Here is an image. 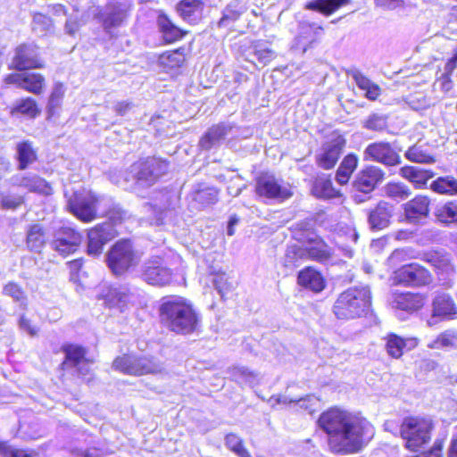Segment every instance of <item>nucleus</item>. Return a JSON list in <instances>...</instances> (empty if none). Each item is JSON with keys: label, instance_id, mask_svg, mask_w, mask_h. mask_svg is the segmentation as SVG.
<instances>
[{"label": "nucleus", "instance_id": "f257e3e1", "mask_svg": "<svg viewBox=\"0 0 457 457\" xmlns=\"http://www.w3.org/2000/svg\"><path fill=\"white\" fill-rule=\"evenodd\" d=\"M317 424L327 435L328 446L335 454L358 453L375 436L374 426L365 417L339 406H331L323 411Z\"/></svg>", "mask_w": 457, "mask_h": 457}, {"label": "nucleus", "instance_id": "f03ea898", "mask_svg": "<svg viewBox=\"0 0 457 457\" xmlns=\"http://www.w3.org/2000/svg\"><path fill=\"white\" fill-rule=\"evenodd\" d=\"M158 314L162 326L176 335H193L201 328L199 311L189 299L181 295L162 297Z\"/></svg>", "mask_w": 457, "mask_h": 457}, {"label": "nucleus", "instance_id": "7ed1b4c3", "mask_svg": "<svg viewBox=\"0 0 457 457\" xmlns=\"http://www.w3.org/2000/svg\"><path fill=\"white\" fill-rule=\"evenodd\" d=\"M371 293L367 287H349L336 299L333 312L339 320L367 316L371 310Z\"/></svg>", "mask_w": 457, "mask_h": 457}, {"label": "nucleus", "instance_id": "20e7f679", "mask_svg": "<svg viewBox=\"0 0 457 457\" xmlns=\"http://www.w3.org/2000/svg\"><path fill=\"white\" fill-rule=\"evenodd\" d=\"M434 428L431 418L426 415H408L400 423L399 436L404 442L405 449L417 453L430 443Z\"/></svg>", "mask_w": 457, "mask_h": 457}, {"label": "nucleus", "instance_id": "39448f33", "mask_svg": "<svg viewBox=\"0 0 457 457\" xmlns=\"http://www.w3.org/2000/svg\"><path fill=\"white\" fill-rule=\"evenodd\" d=\"M60 349L64 354L58 367L62 375L73 370L74 376L90 382L93 379V370L89 365L94 363V359L87 356V347L80 344L66 342L61 345Z\"/></svg>", "mask_w": 457, "mask_h": 457}, {"label": "nucleus", "instance_id": "423d86ee", "mask_svg": "<svg viewBox=\"0 0 457 457\" xmlns=\"http://www.w3.org/2000/svg\"><path fill=\"white\" fill-rule=\"evenodd\" d=\"M112 368L124 375L142 377L161 373L162 363L153 355L126 353L113 359Z\"/></svg>", "mask_w": 457, "mask_h": 457}, {"label": "nucleus", "instance_id": "0eeeda50", "mask_svg": "<svg viewBox=\"0 0 457 457\" xmlns=\"http://www.w3.org/2000/svg\"><path fill=\"white\" fill-rule=\"evenodd\" d=\"M169 166L170 161L162 157L151 155L141 158L130 166L129 179L137 185L152 187L168 173Z\"/></svg>", "mask_w": 457, "mask_h": 457}, {"label": "nucleus", "instance_id": "6e6552de", "mask_svg": "<svg viewBox=\"0 0 457 457\" xmlns=\"http://www.w3.org/2000/svg\"><path fill=\"white\" fill-rule=\"evenodd\" d=\"M347 140L339 130L328 134L315 154V163L323 170H333L346 147Z\"/></svg>", "mask_w": 457, "mask_h": 457}, {"label": "nucleus", "instance_id": "1a4fd4ad", "mask_svg": "<svg viewBox=\"0 0 457 457\" xmlns=\"http://www.w3.org/2000/svg\"><path fill=\"white\" fill-rule=\"evenodd\" d=\"M100 197L87 187L73 191L67 198V210L82 222L89 223L97 218Z\"/></svg>", "mask_w": 457, "mask_h": 457}, {"label": "nucleus", "instance_id": "9d476101", "mask_svg": "<svg viewBox=\"0 0 457 457\" xmlns=\"http://www.w3.org/2000/svg\"><path fill=\"white\" fill-rule=\"evenodd\" d=\"M138 263V256L129 239H120L112 245L107 253V265L112 272L123 275Z\"/></svg>", "mask_w": 457, "mask_h": 457}, {"label": "nucleus", "instance_id": "9b49d317", "mask_svg": "<svg viewBox=\"0 0 457 457\" xmlns=\"http://www.w3.org/2000/svg\"><path fill=\"white\" fill-rule=\"evenodd\" d=\"M254 193L258 198L284 202L294 195L289 184L283 185L269 171H262L254 177Z\"/></svg>", "mask_w": 457, "mask_h": 457}, {"label": "nucleus", "instance_id": "f8f14e48", "mask_svg": "<svg viewBox=\"0 0 457 457\" xmlns=\"http://www.w3.org/2000/svg\"><path fill=\"white\" fill-rule=\"evenodd\" d=\"M46 62L41 56L39 47L34 43L23 42L13 49V54L8 69L15 71L41 70Z\"/></svg>", "mask_w": 457, "mask_h": 457}, {"label": "nucleus", "instance_id": "ddd939ff", "mask_svg": "<svg viewBox=\"0 0 457 457\" xmlns=\"http://www.w3.org/2000/svg\"><path fill=\"white\" fill-rule=\"evenodd\" d=\"M393 281L395 285L407 287H423L433 282V275L421 264L411 262L394 271Z\"/></svg>", "mask_w": 457, "mask_h": 457}, {"label": "nucleus", "instance_id": "4468645a", "mask_svg": "<svg viewBox=\"0 0 457 457\" xmlns=\"http://www.w3.org/2000/svg\"><path fill=\"white\" fill-rule=\"evenodd\" d=\"M141 276L147 284L164 287L173 282L174 272L162 256L155 255L144 262Z\"/></svg>", "mask_w": 457, "mask_h": 457}, {"label": "nucleus", "instance_id": "2eb2a0df", "mask_svg": "<svg viewBox=\"0 0 457 457\" xmlns=\"http://www.w3.org/2000/svg\"><path fill=\"white\" fill-rule=\"evenodd\" d=\"M68 15V8L61 3L47 5V12H34L32 13L31 29L44 37L54 33L58 19Z\"/></svg>", "mask_w": 457, "mask_h": 457}, {"label": "nucleus", "instance_id": "dca6fc26", "mask_svg": "<svg viewBox=\"0 0 457 457\" xmlns=\"http://www.w3.org/2000/svg\"><path fill=\"white\" fill-rule=\"evenodd\" d=\"M6 86H15L28 93L41 96L46 89V78L37 71H16L6 74L3 78Z\"/></svg>", "mask_w": 457, "mask_h": 457}, {"label": "nucleus", "instance_id": "f3484780", "mask_svg": "<svg viewBox=\"0 0 457 457\" xmlns=\"http://www.w3.org/2000/svg\"><path fill=\"white\" fill-rule=\"evenodd\" d=\"M364 162L380 163L394 167L401 163V156L392 143L375 141L367 145L363 151Z\"/></svg>", "mask_w": 457, "mask_h": 457}, {"label": "nucleus", "instance_id": "a211bd4d", "mask_svg": "<svg viewBox=\"0 0 457 457\" xmlns=\"http://www.w3.org/2000/svg\"><path fill=\"white\" fill-rule=\"evenodd\" d=\"M115 225L111 220L96 224L87 230V253L91 256H99L104 245L117 236Z\"/></svg>", "mask_w": 457, "mask_h": 457}, {"label": "nucleus", "instance_id": "6ab92c4d", "mask_svg": "<svg viewBox=\"0 0 457 457\" xmlns=\"http://www.w3.org/2000/svg\"><path fill=\"white\" fill-rule=\"evenodd\" d=\"M295 239L304 245L308 260L322 264L332 261L334 251L321 237L307 232L304 237Z\"/></svg>", "mask_w": 457, "mask_h": 457}, {"label": "nucleus", "instance_id": "aec40b11", "mask_svg": "<svg viewBox=\"0 0 457 457\" xmlns=\"http://www.w3.org/2000/svg\"><path fill=\"white\" fill-rule=\"evenodd\" d=\"M386 171L375 164H367L357 173L353 187L359 192L370 194L386 179Z\"/></svg>", "mask_w": 457, "mask_h": 457}, {"label": "nucleus", "instance_id": "412c9836", "mask_svg": "<svg viewBox=\"0 0 457 457\" xmlns=\"http://www.w3.org/2000/svg\"><path fill=\"white\" fill-rule=\"evenodd\" d=\"M395 214V206L388 201L379 200L367 211V221L373 231L387 228Z\"/></svg>", "mask_w": 457, "mask_h": 457}, {"label": "nucleus", "instance_id": "4be33fe9", "mask_svg": "<svg viewBox=\"0 0 457 457\" xmlns=\"http://www.w3.org/2000/svg\"><path fill=\"white\" fill-rule=\"evenodd\" d=\"M428 296L420 292H396L393 295L392 304L396 310L412 314L420 311L426 304Z\"/></svg>", "mask_w": 457, "mask_h": 457}, {"label": "nucleus", "instance_id": "5701e85b", "mask_svg": "<svg viewBox=\"0 0 457 457\" xmlns=\"http://www.w3.org/2000/svg\"><path fill=\"white\" fill-rule=\"evenodd\" d=\"M82 235L76 229L69 227L61 228L55 238L53 240L54 250L61 254L67 255L73 253L81 244Z\"/></svg>", "mask_w": 457, "mask_h": 457}, {"label": "nucleus", "instance_id": "b1692460", "mask_svg": "<svg viewBox=\"0 0 457 457\" xmlns=\"http://www.w3.org/2000/svg\"><path fill=\"white\" fill-rule=\"evenodd\" d=\"M386 353L393 359H400L404 350H412L419 345V339L415 337H403L396 333H387L384 337Z\"/></svg>", "mask_w": 457, "mask_h": 457}, {"label": "nucleus", "instance_id": "393cba45", "mask_svg": "<svg viewBox=\"0 0 457 457\" xmlns=\"http://www.w3.org/2000/svg\"><path fill=\"white\" fill-rule=\"evenodd\" d=\"M296 281L299 287L315 294L322 292L327 287L325 277L313 266H306L300 270Z\"/></svg>", "mask_w": 457, "mask_h": 457}, {"label": "nucleus", "instance_id": "a878e982", "mask_svg": "<svg viewBox=\"0 0 457 457\" xmlns=\"http://www.w3.org/2000/svg\"><path fill=\"white\" fill-rule=\"evenodd\" d=\"M431 201L428 195H417L403 205L405 219L410 222H417L427 218L430 212Z\"/></svg>", "mask_w": 457, "mask_h": 457}, {"label": "nucleus", "instance_id": "bb28decb", "mask_svg": "<svg viewBox=\"0 0 457 457\" xmlns=\"http://www.w3.org/2000/svg\"><path fill=\"white\" fill-rule=\"evenodd\" d=\"M157 26L163 42L166 45L174 44L182 40L189 31L177 26L171 19L161 12L157 16Z\"/></svg>", "mask_w": 457, "mask_h": 457}, {"label": "nucleus", "instance_id": "cd10ccee", "mask_svg": "<svg viewBox=\"0 0 457 457\" xmlns=\"http://www.w3.org/2000/svg\"><path fill=\"white\" fill-rule=\"evenodd\" d=\"M400 176L412 184L415 189L428 187V182L434 178L435 172L428 169L417 166L404 165L399 170Z\"/></svg>", "mask_w": 457, "mask_h": 457}, {"label": "nucleus", "instance_id": "c85d7f7f", "mask_svg": "<svg viewBox=\"0 0 457 457\" xmlns=\"http://www.w3.org/2000/svg\"><path fill=\"white\" fill-rule=\"evenodd\" d=\"M187 54L188 49L184 46L167 50L159 54L158 64L164 71H172L185 65Z\"/></svg>", "mask_w": 457, "mask_h": 457}, {"label": "nucleus", "instance_id": "c756f323", "mask_svg": "<svg viewBox=\"0 0 457 457\" xmlns=\"http://www.w3.org/2000/svg\"><path fill=\"white\" fill-rule=\"evenodd\" d=\"M204 2L203 0H180L175 10L179 16L189 24H197L203 17Z\"/></svg>", "mask_w": 457, "mask_h": 457}, {"label": "nucleus", "instance_id": "7c9ffc66", "mask_svg": "<svg viewBox=\"0 0 457 457\" xmlns=\"http://www.w3.org/2000/svg\"><path fill=\"white\" fill-rule=\"evenodd\" d=\"M12 117H25L35 120L41 113L37 101L32 96H25L18 99L9 109Z\"/></svg>", "mask_w": 457, "mask_h": 457}, {"label": "nucleus", "instance_id": "2f4dec72", "mask_svg": "<svg viewBox=\"0 0 457 457\" xmlns=\"http://www.w3.org/2000/svg\"><path fill=\"white\" fill-rule=\"evenodd\" d=\"M19 186L25 188L29 193L46 197L54 194L52 184L37 174L22 176Z\"/></svg>", "mask_w": 457, "mask_h": 457}, {"label": "nucleus", "instance_id": "473e14b6", "mask_svg": "<svg viewBox=\"0 0 457 457\" xmlns=\"http://www.w3.org/2000/svg\"><path fill=\"white\" fill-rule=\"evenodd\" d=\"M432 315L443 319H453L457 315V305L453 298L445 294H438L432 302Z\"/></svg>", "mask_w": 457, "mask_h": 457}, {"label": "nucleus", "instance_id": "72a5a7b5", "mask_svg": "<svg viewBox=\"0 0 457 457\" xmlns=\"http://www.w3.org/2000/svg\"><path fill=\"white\" fill-rule=\"evenodd\" d=\"M16 161L18 170H24L38 160L37 149L29 140H22L16 145Z\"/></svg>", "mask_w": 457, "mask_h": 457}, {"label": "nucleus", "instance_id": "f704fd0d", "mask_svg": "<svg viewBox=\"0 0 457 457\" xmlns=\"http://www.w3.org/2000/svg\"><path fill=\"white\" fill-rule=\"evenodd\" d=\"M220 189L213 186H204L198 184L197 187L190 192V197L194 203L201 208H206L213 205L219 201Z\"/></svg>", "mask_w": 457, "mask_h": 457}, {"label": "nucleus", "instance_id": "c9c22d12", "mask_svg": "<svg viewBox=\"0 0 457 457\" xmlns=\"http://www.w3.org/2000/svg\"><path fill=\"white\" fill-rule=\"evenodd\" d=\"M349 3L350 0H310L304 4V9L329 17Z\"/></svg>", "mask_w": 457, "mask_h": 457}, {"label": "nucleus", "instance_id": "e433bc0d", "mask_svg": "<svg viewBox=\"0 0 457 457\" xmlns=\"http://www.w3.org/2000/svg\"><path fill=\"white\" fill-rule=\"evenodd\" d=\"M311 190L312 195L319 199H333L341 195L340 191L333 186L329 175L316 178Z\"/></svg>", "mask_w": 457, "mask_h": 457}, {"label": "nucleus", "instance_id": "4c0bfd02", "mask_svg": "<svg viewBox=\"0 0 457 457\" xmlns=\"http://www.w3.org/2000/svg\"><path fill=\"white\" fill-rule=\"evenodd\" d=\"M47 242L45 228L40 224L29 226L26 237L28 249L34 253H41Z\"/></svg>", "mask_w": 457, "mask_h": 457}, {"label": "nucleus", "instance_id": "58836bf2", "mask_svg": "<svg viewBox=\"0 0 457 457\" xmlns=\"http://www.w3.org/2000/svg\"><path fill=\"white\" fill-rule=\"evenodd\" d=\"M359 164V158L356 154L349 153L345 155L337 169L336 180L341 185H346L352 178Z\"/></svg>", "mask_w": 457, "mask_h": 457}, {"label": "nucleus", "instance_id": "ea45409f", "mask_svg": "<svg viewBox=\"0 0 457 457\" xmlns=\"http://www.w3.org/2000/svg\"><path fill=\"white\" fill-rule=\"evenodd\" d=\"M352 77L357 87L364 91V96L370 101H376L381 96L382 89L377 83L360 71H354Z\"/></svg>", "mask_w": 457, "mask_h": 457}, {"label": "nucleus", "instance_id": "a19ab883", "mask_svg": "<svg viewBox=\"0 0 457 457\" xmlns=\"http://www.w3.org/2000/svg\"><path fill=\"white\" fill-rule=\"evenodd\" d=\"M431 350H452L457 348V329L449 328L439 333L433 340L428 343Z\"/></svg>", "mask_w": 457, "mask_h": 457}, {"label": "nucleus", "instance_id": "79ce46f5", "mask_svg": "<svg viewBox=\"0 0 457 457\" xmlns=\"http://www.w3.org/2000/svg\"><path fill=\"white\" fill-rule=\"evenodd\" d=\"M228 131V128L223 124L212 125L208 130L201 137L199 144L204 149H211L212 145L223 139Z\"/></svg>", "mask_w": 457, "mask_h": 457}, {"label": "nucleus", "instance_id": "37998d69", "mask_svg": "<svg viewBox=\"0 0 457 457\" xmlns=\"http://www.w3.org/2000/svg\"><path fill=\"white\" fill-rule=\"evenodd\" d=\"M3 294L11 297L15 303H18L21 309H28V295L21 284L15 281H9L4 286Z\"/></svg>", "mask_w": 457, "mask_h": 457}, {"label": "nucleus", "instance_id": "c03bdc74", "mask_svg": "<svg viewBox=\"0 0 457 457\" xmlns=\"http://www.w3.org/2000/svg\"><path fill=\"white\" fill-rule=\"evenodd\" d=\"M429 187L439 195H457V179L453 176L438 177Z\"/></svg>", "mask_w": 457, "mask_h": 457}, {"label": "nucleus", "instance_id": "a18cd8bd", "mask_svg": "<svg viewBox=\"0 0 457 457\" xmlns=\"http://www.w3.org/2000/svg\"><path fill=\"white\" fill-rule=\"evenodd\" d=\"M435 215L445 224H457V200H450L438 206Z\"/></svg>", "mask_w": 457, "mask_h": 457}, {"label": "nucleus", "instance_id": "49530a36", "mask_svg": "<svg viewBox=\"0 0 457 457\" xmlns=\"http://www.w3.org/2000/svg\"><path fill=\"white\" fill-rule=\"evenodd\" d=\"M1 457H39V453L32 448H20L12 445L8 441L0 440Z\"/></svg>", "mask_w": 457, "mask_h": 457}, {"label": "nucleus", "instance_id": "de8ad7c7", "mask_svg": "<svg viewBox=\"0 0 457 457\" xmlns=\"http://www.w3.org/2000/svg\"><path fill=\"white\" fill-rule=\"evenodd\" d=\"M100 297L108 308L122 307L128 301L129 294L120 288L109 287Z\"/></svg>", "mask_w": 457, "mask_h": 457}, {"label": "nucleus", "instance_id": "09e8293b", "mask_svg": "<svg viewBox=\"0 0 457 457\" xmlns=\"http://www.w3.org/2000/svg\"><path fill=\"white\" fill-rule=\"evenodd\" d=\"M226 447L238 457H252L250 452L245 447L243 438L237 434L230 432L225 436Z\"/></svg>", "mask_w": 457, "mask_h": 457}, {"label": "nucleus", "instance_id": "8fccbe9b", "mask_svg": "<svg viewBox=\"0 0 457 457\" xmlns=\"http://www.w3.org/2000/svg\"><path fill=\"white\" fill-rule=\"evenodd\" d=\"M385 195L393 200H405L411 192L408 186L399 181H390L384 187Z\"/></svg>", "mask_w": 457, "mask_h": 457}, {"label": "nucleus", "instance_id": "3c124183", "mask_svg": "<svg viewBox=\"0 0 457 457\" xmlns=\"http://www.w3.org/2000/svg\"><path fill=\"white\" fill-rule=\"evenodd\" d=\"M307 254L305 247L302 244L293 245L287 247L284 257V266L287 268H294L298 265L302 260H306Z\"/></svg>", "mask_w": 457, "mask_h": 457}, {"label": "nucleus", "instance_id": "603ef678", "mask_svg": "<svg viewBox=\"0 0 457 457\" xmlns=\"http://www.w3.org/2000/svg\"><path fill=\"white\" fill-rule=\"evenodd\" d=\"M405 157L410 162L417 163H434L436 162L433 154L416 145L410 146L406 150Z\"/></svg>", "mask_w": 457, "mask_h": 457}, {"label": "nucleus", "instance_id": "864d4df0", "mask_svg": "<svg viewBox=\"0 0 457 457\" xmlns=\"http://www.w3.org/2000/svg\"><path fill=\"white\" fill-rule=\"evenodd\" d=\"M64 96L63 85L62 83H55L52 92L49 95L46 112L48 118L55 114L56 109L61 105Z\"/></svg>", "mask_w": 457, "mask_h": 457}, {"label": "nucleus", "instance_id": "5fc2aeb1", "mask_svg": "<svg viewBox=\"0 0 457 457\" xmlns=\"http://www.w3.org/2000/svg\"><path fill=\"white\" fill-rule=\"evenodd\" d=\"M424 260L438 270H445L451 265L448 254L439 251H430L425 254Z\"/></svg>", "mask_w": 457, "mask_h": 457}, {"label": "nucleus", "instance_id": "6e6d98bb", "mask_svg": "<svg viewBox=\"0 0 457 457\" xmlns=\"http://www.w3.org/2000/svg\"><path fill=\"white\" fill-rule=\"evenodd\" d=\"M213 283L221 297H224L233 290V286L231 282H229L228 277L225 272H217L215 274Z\"/></svg>", "mask_w": 457, "mask_h": 457}, {"label": "nucleus", "instance_id": "4d7b16f0", "mask_svg": "<svg viewBox=\"0 0 457 457\" xmlns=\"http://www.w3.org/2000/svg\"><path fill=\"white\" fill-rule=\"evenodd\" d=\"M241 17V12L227 8L218 22L219 27L233 28L236 21Z\"/></svg>", "mask_w": 457, "mask_h": 457}, {"label": "nucleus", "instance_id": "13d9d810", "mask_svg": "<svg viewBox=\"0 0 457 457\" xmlns=\"http://www.w3.org/2000/svg\"><path fill=\"white\" fill-rule=\"evenodd\" d=\"M24 203L21 195H4L0 200V206L3 210H15Z\"/></svg>", "mask_w": 457, "mask_h": 457}, {"label": "nucleus", "instance_id": "bf43d9fd", "mask_svg": "<svg viewBox=\"0 0 457 457\" xmlns=\"http://www.w3.org/2000/svg\"><path fill=\"white\" fill-rule=\"evenodd\" d=\"M84 260L82 258L73 259L67 262L70 279L71 281L77 282L79 280Z\"/></svg>", "mask_w": 457, "mask_h": 457}, {"label": "nucleus", "instance_id": "052dcab7", "mask_svg": "<svg viewBox=\"0 0 457 457\" xmlns=\"http://www.w3.org/2000/svg\"><path fill=\"white\" fill-rule=\"evenodd\" d=\"M414 258L412 251L411 249H395L390 254L389 259L393 262H402Z\"/></svg>", "mask_w": 457, "mask_h": 457}, {"label": "nucleus", "instance_id": "680f3d73", "mask_svg": "<svg viewBox=\"0 0 457 457\" xmlns=\"http://www.w3.org/2000/svg\"><path fill=\"white\" fill-rule=\"evenodd\" d=\"M123 21V17L119 12L108 14L103 21L104 29H110L120 26Z\"/></svg>", "mask_w": 457, "mask_h": 457}, {"label": "nucleus", "instance_id": "e2e57ef3", "mask_svg": "<svg viewBox=\"0 0 457 457\" xmlns=\"http://www.w3.org/2000/svg\"><path fill=\"white\" fill-rule=\"evenodd\" d=\"M254 55L263 65L270 63L275 57V53L270 48L255 49Z\"/></svg>", "mask_w": 457, "mask_h": 457}, {"label": "nucleus", "instance_id": "0e129e2a", "mask_svg": "<svg viewBox=\"0 0 457 457\" xmlns=\"http://www.w3.org/2000/svg\"><path fill=\"white\" fill-rule=\"evenodd\" d=\"M80 28V21L77 18L70 17L65 22V31L70 36H75Z\"/></svg>", "mask_w": 457, "mask_h": 457}, {"label": "nucleus", "instance_id": "69168bd1", "mask_svg": "<svg viewBox=\"0 0 457 457\" xmlns=\"http://www.w3.org/2000/svg\"><path fill=\"white\" fill-rule=\"evenodd\" d=\"M19 325L22 329H25L30 336H36L37 329L31 324V321L22 315L19 320Z\"/></svg>", "mask_w": 457, "mask_h": 457}, {"label": "nucleus", "instance_id": "338daca9", "mask_svg": "<svg viewBox=\"0 0 457 457\" xmlns=\"http://www.w3.org/2000/svg\"><path fill=\"white\" fill-rule=\"evenodd\" d=\"M443 441L436 440L433 446L426 453V457H443Z\"/></svg>", "mask_w": 457, "mask_h": 457}, {"label": "nucleus", "instance_id": "774afa93", "mask_svg": "<svg viewBox=\"0 0 457 457\" xmlns=\"http://www.w3.org/2000/svg\"><path fill=\"white\" fill-rule=\"evenodd\" d=\"M132 104L130 102L127 101H121L118 102L115 106L114 110L117 115L124 116L128 113V112L131 109Z\"/></svg>", "mask_w": 457, "mask_h": 457}]
</instances>
